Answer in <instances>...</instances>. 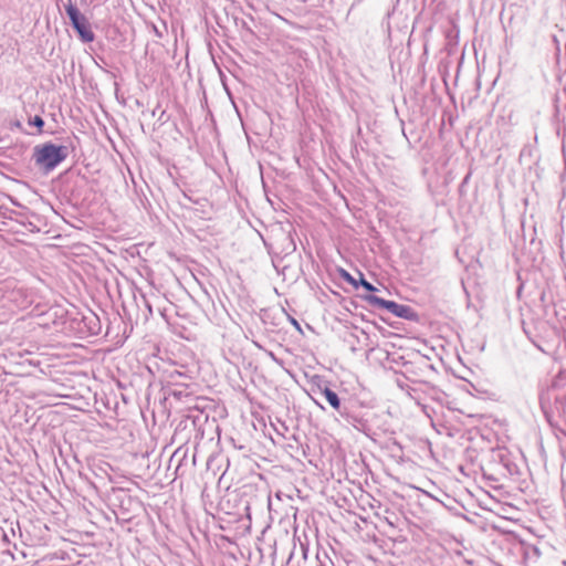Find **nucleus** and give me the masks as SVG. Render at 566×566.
I'll use <instances>...</instances> for the list:
<instances>
[{
	"label": "nucleus",
	"mask_w": 566,
	"mask_h": 566,
	"mask_svg": "<svg viewBox=\"0 0 566 566\" xmlns=\"http://www.w3.org/2000/svg\"><path fill=\"white\" fill-rule=\"evenodd\" d=\"M290 321L296 329L301 331V326L295 318L291 317Z\"/></svg>",
	"instance_id": "obj_10"
},
{
	"label": "nucleus",
	"mask_w": 566,
	"mask_h": 566,
	"mask_svg": "<svg viewBox=\"0 0 566 566\" xmlns=\"http://www.w3.org/2000/svg\"><path fill=\"white\" fill-rule=\"evenodd\" d=\"M342 276L350 284H353L354 286H357L358 283L356 282V280L346 271L343 270V274Z\"/></svg>",
	"instance_id": "obj_8"
},
{
	"label": "nucleus",
	"mask_w": 566,
	"mask_h": 566,
	"mask_svg": "<svg viewBox=\"0 0 566 566\" xmlns=\"http://www.w3.org/2000/svg\"><path fill=\"white\" fill-rule=\"evenodd\" d=\"M319 394L326 399V401L335 409L340 408V399L337 394L328 387L319 388Z\"/></svg>",
	"instance_id": "obj_4"
},
{
	"label": "nucleus",
	"mask_w": 566,
	"mask_h": 566,
	"mask_svg": "<svg viewBox=\"0 0 566 566\" xmlns=\"http://www.w3.org/2000/svg\"><path fill=\"white\" fill-rule=\"evenodd\" d=\"M34 126L42 128L44 125V120L40 116H34L33 120L31 122Z\"/></svg>",
	"instance_id": "obj_9"
},
{
	"label": "nucleus",
	"mask_w": 566,
	"mask_h": 566,
	"mask_svg": "<svg viewBox=\"0 0 566 566\" xmlns=\"http://www.w3.org/2000/svg\"><path fill=\"white\" fill-rule=\"evenodd\" d=\"M359 276H360V279H359V284H360L364 289H366V290H367V291H369V292H374V291H376V287H375L371 283H369L368 281H366V280L364 279V275H363L361 273H359Z\"/></svg>",
	"instance_id": "obj_7"
},
{
	"label": "nucleus",
	"mask_w": 566,
	"mask_h": 566,
	"mask_svg": "<svg viewBox=\"0 0 566 566\" xmlns=\"http://www.w3.org/2000/svg\"><path fill=\"white\" fill-rule=\"evenodd\" d=\"M67 157L66 146H56L54 144H44L34 149L35 164L45 171L53 170Z\"/></svg>",
	"instance_id": "obj_1"
},
{
	"label": "nucleus",
	"mask_w": 566,
	"mask_h": 566,
	"mask_svg": "<svg viewBox=\"0 0 566 566\" xmlns=\"http://www.w3.org/2000/svg\"><path fill=\"white\" fill-rule=\"evenodd\" d=\"M365 300L374 305V306H377L379 308H385L387 310L388 312H390L391 314L395 315L396 313V310L398 308V303L394 302V301H387V300H384L381 297H378L376 295H367L365 297Z\"/></svg>",
	"instance_id": "obj_3"
},
{
	"label": "nucleus",
	"mask_w": 566,
	"mask_h": 566,
	"mask_svg": "<svg viewBox=\"0 0 566 566\" xmlns=\"http://www.w3.org/2000/svg\"><path fill=\"white\" fill-rule=\"evenodd\" d=\"M524 554H525V556H526L527 558H534V559H537V558L539 557V555H541V552H539V549H538L536 546H534V545H527V546L525 547V552H524Z\"/></svg>",
	"instance_id": "obj_5"
},
{
	"label": "nucleus",
	"mask_w": 566,
	"mask_h": 566,
	"mask_svg": "<svg viewBox=\"0 0 566 566\" xmlns=\"http://www.w3.org/2000/svg\"><path fill=\"white\" fill-rule=\"evenodd\" d=\"M66 14L71 21L72 27L77 32L80 39L84 43L94 41V32L92 31L91 23L87 18L82 14L78 9L69 0V4L65 7Z\"/></svg>",
	"instance_id": "obj_2"
},
{
	"label": "nucleus",
	"mask_w": 566,
	"mask_h": 566,
	"mask_svg": "<svg viewBox=\"0 0 566 566\" xmlns=\"http://www.w3.org/2000/svg\"><path fill=\"white\" fill-rule=\"evenodd\" d=\"M410 313H411V308L409 306L399 304L398 308L396 310L395 315L397 317L408 318Z\"/></svg>",
	"instance_id": "obj_6"
}]
</instances>
